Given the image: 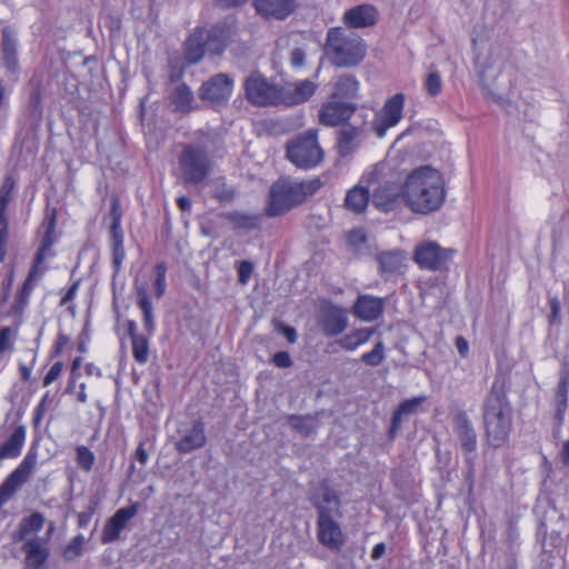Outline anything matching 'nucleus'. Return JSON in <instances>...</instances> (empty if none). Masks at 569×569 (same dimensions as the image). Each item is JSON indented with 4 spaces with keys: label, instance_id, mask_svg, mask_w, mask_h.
Segmentation results:
<instances>
[{
    "label": "nucleus",
    "instance_id": "nucleus-47",
    "mask_svg": "<svg viewBox=\"0 0 569 569\" xmlns=\"http://www.w3.org/2000/svg\"><path fill=\"white\" fill-rule=\"evenodd\" d=\"M385 345L382 341H378L373 349L361 356V361L370 367H378L385 360Z\"/></svg>",
    "mask_w": 569,
    "mask_h": 569
},
{
    "label": "nucleus",
    "instance_id": "nucleus-31",
    "mask_svg": "<svg viewBox=\"0 0 569 569\" xmlns=\"http://www.w3.org/2000/svg\"><path fill=\"white\" fill-rule=\"evenodd\" d=\"M371 187L369 184L367 187L357 184L347 192L345 207L352 213H362L371 200Z\"/></svg>",
    "mask_w": 569,
    "mask_h": 569
},
{
    "label": "nucleus",
    "instance_id": "nucleus-15",
    "mask_svg": "<svg viewBox=\"0 0 569 569\" xmlns=\"http://www.w3.org/2000/svg\"><path fill=\"white\" fill-rule=\"evenodd\" d=\"M138 510L139 506L137 503L117 510L104 525L101 535V542L107 545L118 540L121 531L127 527L129 521L134 518V516L138 513Z\"/></svg>",
    "mask_w": 569,
    "mask_h": 569
},
{
    "label": "nucleus",
    "instance_id": "nucleus-11",
    "mask_svg": "<svg viewBox=\"0 0 569 569\" xmlns=\"http://www.w3.org/2000/svg\"><path fill=\"white\" fill-rule=\"evenodd\" d=\"M452 429L461 451L467 456L466 461L471 469L473 459L470 455L477 449V432L465 410L458 409L452 413Z\"/></svg>",
    "mask_w": 569,
    "mask_h": 569
},
{
    "label": "nucleus",
    "instance_id": "nucleus-42",
    "mask_svg": "<svg viewBox=\"0 0 569 569\" xmlns=\"http://www.w3.org/2000/svg\"><path fill=\"white\" fill-rule=\"evenodd\" d=\"M43 226L46 227V231L41 239L40 248L34 258L36 264L41 263L46 259L47 251L50 250L54 242L53 233L56 230V217L52 214L51 217L47 218L43 222Z\"/></svg>",
    "mask_w": 569,
    "mask_h": 569
},
{
    "label": "nucleus",
    "instance_id": "nucleus-62",
    "mask_svg": "<svg viewBox=\"0 0 569 569\" xmlns=\"http://www.w3.org/2000/svg\"><path fill=\"white\" fill-rule=\"evenodd\" d=\"M69 341L70 338L67 335H64L63 332H59L53 346L52 355L59 356L62 352L63 348L69 343Z\"/></svg>",
    "mask_w": 569,
    "mask_h": 569
},
{
    "label": "nucleus",
    "instance_id": "nucleus-25",
    "mask_svg": "<svg viewBox=\"0 0 569 569\" xmlns=\"http://www.w3.org/2000/svg\"><path fill=\"white\" fill-rule=\"evenodd\" d=\"M379 273L385 279L403 272L406 267V253L401 249L379 252L376 257Z\"/></svg>",
    "mask_w": 569,
    "mask_h": 569
},
{
    "label": "nucleus",
    "instance_id": "nucleus-8",
    "mask_svg": "<svg viewBox=\"0 0 569 569\" xmlns=\"http://www.w3.org/2000/svg\"><path fill=\"white\" fill-rule=\"evenodd\" d=\"M246 99L253 106L268 107L281 104V86L269 81L260 72L248 76L243 83Z\"/></svg>",
    "mask_w": 569,
    "mask_h": 569
},
{
    "label": "nucleus",
    "instance_id": "nucleus-59",
    "mask_svg": "<svg viewBox=\"0 0 569 569\" xmlns=\"http://www.w3.org/2000/svg\"><path fill=\"white\" fill-rule=\"evenodd\" d=\"M272 362L278 368H289L292 366L291 357L287 351L277 352L272 358Z\"/></svg>",
    "mask_w": 569,
    "mask_h": 569
},
{
    "label": "nucleus",
    "instance_id": "nucleus-61",
    "mask_svg": "<svg viewBox=\"0 0 569 569\" xmlns=\"http://www.w3.org/2000/svg\"><path fill=\"white\" fill-rule=\"evenodd\" d=\"M568 392H569V375L563 373L560 377L555 396L568 398Z\"/></svg>",
    "mask_w": 569,
    "mask_h": 569
},
{
    "label": "nucleus",
    "instance_id": "nucleus-27",
    "mask_svg": "<svg viewBox=\"0 0 569 569\" xmlns=\"http://www.w3.org/2000/svg\"><path fill=\"white\" fill-rule=\"evenodd\" d=\"M322 331L327 337H336L348 327V317L345 309L331 306L323 311L321 319Z\"/></svg>",
    "mask_w": 569,
    "mask_h": 569
},
{
    "label": "nucleus",
    "instance_id": "nucleus-1",
    "mask_svg": "<svg viewBox=\"0 0 569 569\" xmlns=\"http://www.w3.org/2000/svg\"><path fill=\"white\" fill-rule=\"evenodd\" d=\"M507 393L505 377L497 376L482 402L485 437L495 449L508 441L512 428V407Z\"/></svg>",
    "mask_w": 569,
    "mask_h": 569
},
{
    "label": "nucleus",
    "instance_id": "nucleus-7",
    "mask_svg": "<svg viewBox=\"0 0 569 569\" xmlns=\"http://www.w3.org/2000/svg\"><path fill=\"white\" fill-rule=\"evenodd\" d=\"M179 168L186 183L199 184L211 172V160L208 151L200 146L186 144L179 156Z\"/></svg>",
    "mask_w": 569,
    "mask_h": 569
},
{
    "label": "nucleus",
    "instance_id": "nucleus-18",
    "mask_svg": "<svg viewBox=\"0 0 569 569\" xmlns=\"http://www.w3.org/2000/svg\"><path fill=\"white\" fill-rule=\"evenodd\" d=\"M317 539L331 551H339L345 545V536L336 518L317 519Z\"/></svg>",
    "mask_w": 569,
    "mask_h": 569
},
{
    "label": "nucleus",
    "instance_id": "nucleus-54",
    "mask_svg": "<svg viewBox=\"0 0 569 569\" xmlns=\"http://www.w3.org/2000/svg\"><path fill=\"white\" fill-rule=\"evenodd\" d=\"M12 283H13V269H11L8 272L7 277L1 282V286H0V290H1L0 303L1 305H4L8 302V299L10 297V292H11V288H12Z\"/></svg>",
    "mask_w": 569,
    "mask_h": 569
},
{
    "label": "nucleus",
    "instance_id": "nucleus-40",
    "mask_svg": "<svg viewBox=\"0 0 569 569\" xmlns=\"http://www.w3.org/2000/svg\"><path fill=\"white\" fill-rule=\"evenodd\" d=\"M288 422L293 430L298 431L305 437L315 433L319 427L317 418L311 415H290L288 416Z\"/></svg>",
    "mask_w": 569,
    "mask_h": 569
},
{
    "label": "nucleus",
    "instance_id": "nucleus-38",
    "mask_svg": "<svg viewBox=\"0 0 569 569\" xmlns=\"http://www.w3.org/2000/svg\"><path fill=\"white\" fill-rule=\"evenodd\" d=\"M26 438V429L19 426L9 439L0 446V453L6 458H16L20 455Z\"/></svg>",
    "mask_w": 569,
    "mask_h": 569
},
{
    "label": "nucleus",
    "instance_id": "nucleus-57",
    "mask_svg": "<svg viewBox=\"0 0 569 569\" xmlns=\"http://www.w3.org/2000/svg\"><path fill=\"white\" fill-rule=\"evenodd\" d=\"M62 367L63 365L60 361L53 363L43 379V386L47 387L56 381L62 371Z\"/></svg>",
    "mask_w": 569,
    "mask_h": 569
},
{
    "label": "nucleus",
    "instance_id": "nucleus-44",
    "mask_svg": "<svg viewBox=\"0 0 569 569\" xmlns=\"http://www.w3.org/2000/svg\"><path fill=\"white\" fill-rule=\"evenodd\" d=\"M14 182L11 178L7 177L0 188V224H9L7 217V207L11 200V193Z\"/></svg>",
    "mask_w": 569,
    "mask_h": 569
},
{
    "label": "nucleus",
    "instance_id": "nucleus-37",
    "mask_svg": "<svg viewBox=\"0 0 569 569\" xmlns=\"http://www.w3.org/2000/svg\"><path fill=\"white\" fill-rule=\"evenodd\" d=\"M373 333V328L356 329L340 338L337 342L342 349L347 351H355L359 346L368 342Z\"/></svg>",
    "mask_w": 569,
    "mask_h": 569
},
{
    "label": "nucleus",
    "instance_id": "nucleus-60",
    "mask_svg": "<svg viewBox=\"0 0 569 569\" xmlns=\"http://www.w3.org/2000/svg\"><path fill=\"white\" fill-rule=\"evenodd\" d=\"M306 53L302 49L296 48L290 52V63L293 68H301L305 64Z\"/></svg>",
    "mask_w": 569,
    "mask_h": 569
},
{
    "label": "nucleus",
    "instance_id": "nucleus-48",
    "mask_svg": "<svg viewBox=\"0 0 569 569\" xmlns=\"http://www.w3.org/2000/svg\"><path fill=\"white\" fill-rule=\"evenodd\" d=\"M423 87L429 96H439L442 91V78L439 71H430L425 79Z\"/></svg>",
    "mask_w": 569,
    "mask_h": 569
},
{
    "label": "nucleus",
    "instance_id": "nucleus-23",
    "mask_svg": "<svg viewBox=\"0 0 569 569\" xmlns=\"http://www.w3.org/2000/svg\"><path fill=\"white\" fill-rule=\"evenodd\" d=\"M426 401V396H418L410 399H406L399 403V406L392 413L391 423L388 430V437L390 440H393L397 437L401 428L402 420L409 416L417 413L422 403H425Z\"/></svg>",
    "mask_w": 569,
    "mask_h": 569
},
{
    "label": "nucleus",
    "instance_id": "nucleus-49",
    "mask_svg": "<svg viewBox=\"0 0 569 569\" xmlns=\"http://www.w3.org/2000/svg\"><path fill=\"white\" fill-rule=\"evenodd\" d=\"M555 420H556V429L555 437L557 438L560 432V428L565 420V413L568 407V398L555 396Z\"/></svg>",
    "mask_w": 569,
    "mask_h": 569
},
{
    "label": "nucleus",
    "instance_id": "nucleus-34",
    "mask_svg": "<svg viewBox=\"0 0 569 569\" xmlns=\"http://www.w3.org/2000/svg\"><path fill=\"white\" fill-rule=\"evenodd\" d=\"M176 112L187 114L194 109V96L186 83H179L169 96Z\"/></svg>",
    "mask_w": 569,
    "mask_h": 569
},
{
    "label": "nucleus",
    "instance_id": "nucleus-46",
    "mask_svg": "<svg viewBox=\"0 0 569 569\" xmlns=\"http://www.w3.org/2000/svg\"><path fill=\"white\" fill-rule=\"evenodd\" d=\"M84 546V537L78 535L71 539V541L64 547L62 556L66 561H72L82 555Z\"/></svg>",
    "mask_w": 569,
    "mask_h": 569
},
{
    "label": "nucleus",
    "instance_id": "nucleus-19",
    "mask_svg": "<svg viewBox=\"0 0 569 569\" xmlns=\"http://www.w3.org/2000/svg\"><path fill=\"white\" fill-rule=\"evenodd\" d=\"M281 104L291 107L308 101L316 92L317 84L305 79L281 86Z\"/></svg>",
    "mask_w": 569,
    "mask_h": 569
},
{
    "label": "nucleus",
    "instance_id": "nucleus-36",
    "mask_svg": "<svg viewBox=\"0 0 569 569\" xmlns=\"http://www.w3.org/2000/svg\"><path fill=\"white\" fill-rule=\"evenodd\" d=\"M36 271L37 267L33 266L32 269L29 271L28 277L23 281L22 287L16 295L14 301L11 306V313L21 315L24 311L26 307L28 306L29 298L34 288Z\"/></svg>",
    "mask_w": 569,
    "mask_h": 569
},
{
    "label": "nucleus",
    "instance_id": "nucleus-33",
    "mask_svg": "<svg viewBox=\"0 0 569 569\" xmlns=\"http://www.w3.org/2000/svg\"><path fill=\"white\" fill-rule=\"evenodd\" d=\"M1 52L3 63L10 71H16L18 67L17 37L10 27H4L1 31Z\"/></svg>",
    "mask_w": 569,
    "mask_h": 569
},
{
    "label": "nucleus",
    "instance_id": "nucleus-50",
    "mask_svg": "<svg viewBox=\"0 0 569 569\" xmlns=\"http://www.w3.org/2000/svg\"><path fill=\"white\" fill-rule=\"evenodd\" d=\"M76 451L78 466L84 471H90L96 460L93 452L84 446L78 447Z\"/></svg>",
    "mask_w": 569,
    "mask_h": 569
},
{
    "label": "nucleus",
    "instance_id": "nucleus-9",
    "mask_svg": "<svg viewBox=\"0 0 569 569\" xmlns=\"http://www.w3.org/2000/svg\"><path fill=\"white\" fill-rule=\"evenodd\" d=\"M455 253L453 249L443 248L436 241H422L416 246L412 259L420 269L440 271L448 268Z\"/></svg>",
    "mask_w": 569,
    "mask_h": 569
},
{
    "label": "nucleus",
    "instance_id": "nucleus-41",
    "mask_svg": "<svg viewBox=\"0 0 569 569\" xmlns=\"http://www.w3.org/2000/svg\"><path fill=\"white\" fill-rule=\"evenodd\" d=\"M43 226L46 227V231L41 239L40 248L34 258L36 264L41 263L46 259L47 251L50 250L54 242L53 233L56 230V217L52 214L51 217L47 218L43 222Z\"/></svg>",
    "mask_w": 569,
    "mask_h": 569
},
{
    "label": "nucleus",
    "instance_id": "nucleus-32",
    "mask_svg": "<svg viewBox=\"0 0 569 569\" xmlns=\"http://www.w3.org/2000/svg\"><path fill=\"white\" fill-rule=\"evenodd\" d=\"M220 217L232 223L237 230L250 231L258 229L261 224L262 214L244 211H226Z\"/></svg>",
    "mask_w": 569,
    "mask_h": 569
},
{
    "label": "nucleus",
    "instance_id": "nucleus-45",
    "mask_svg": "<svg viewBox=\"0 0 569 569\" xmlns=\"http://www.w3.org/2000/svg\"><path fill=\"white\" fill-rule=\"evenodd\" d=\"M132 343V356L139 365H144L149 360V338L144 335L141 337H134L131 339Z\"/></svg>",
    "mask_w": 569,
    "mask_h": 569
},
{
    "label": "nucleus",
    "instance_id": "nucleus-5",
    "mask_svg": "<svg viewBox=\"0 0 569 569\" xmlns=\"http://www.w3.org/2000/svg\"><path fill=\"white\" fill-rule=\"evenodd\" d=\"M323 51L333 67L352 68L365 59L367 44L356 32L335 27L327 31Z\"/></svg>",
    "mask_w": 569,
    "mask_h": 569
},
{
    "label": "nucleus",
    "instance_id": "nucleus-2",
    "mask_svg": "<svg viewBox=\"0 0 569 569\" xmlns=\"http://www.w3.org/2000/svg\"><path fill=\"white\" fill-rule=\"evenodd\" d=\"M405 189L407 207L420 214L438 210L446 197L440 172L429 166L412 170L405 181Z\"/></svg>",
    "mask_w": 569,
    "mask_h": 569
},
{
    "label": "nucleus",
    "instance_id": "nucleus-28",
    "mask_svg": "<svg viewBox=\"0 0 569 569\" xmlns=\"http://www.w3.org/2000/svg\"><path fill=\"white\" fill-rule=\"evenodd\" d=\"M257 12L266 18L286 19L295 9V0H254Z\"/></svg>",
    "mask_w": 569,
    "mask_h": 569
},
{
    "label": "nucleus",
    "instance_id": "nucleus-13",
    "mask_svg": "<svg viewBox=\"0 0 569 569\" xmlns=\"http://www.w3.org/2000/svg\"><path fill=\"white\" fill-rule=\"evenodd\" d=\"M232 90L233 79L227 73H217L201 84L198 96L211 106H221L228 102Z\"/></svg>",
    "mask_w": 569,
    "mask_h": 569
},
{
    "label": "nucleus",
    "instance_id": "nucleus-63",
    "mask_svg": "<svg viewBox=\"0 0 569 569\" xmlns=\"http://www.w3.org/2000/svg\"><path fill=\"white\" fill-rule=\"evenodd\" d=\"M455 345H456V348H457L459 355L462 358H467L468 353H469V343H468L467 339L463 338L462 336H458L456 338Z\"/></svg>",
    "mask_w": 569,
    "mask_h": 569
},
{
    "label": "nucleus",
    "instance_id": "nucleus-10",
    "mask_svg": "<svg viewBox=\"0 0 569 569\" xmlns=\"http://www.w3.org/2000/svg\"><path fill=\"white\" fill-rule=\"evenodd\" d=\"M36 466L37 453L30 450L20 465L0 485V509L28 481Z\"/></svg>",
    "mask_w": 569,
    "mask_h": 569
},
{
    "label": "nucleus",
    "instance_id": "nucleus-26",
    "mask_svg": "<svg viewBox=\"0 0 569 569\" xmlns=\"http://www.w3.org/2000/svg\"><path fill=\"white\" fill-rule=\"evenodd\" d=\"M206 441L204 423L201 420H196L191 428L186 430L177 441L176 449L180 453H189L202 448L206 445Z\"/></svg>",
    "mask_w": 569,
    "mask_h": 569
},
{
    "label": "nucleus",
    "instance_id": "nucleus-52",
    "mask_svg": "<svg viewBox=\"0 0 569 569\" xmlns=\"http://www.w3.org/2000/svg\"><path fill=\"white\" fill-rule=\"evenodd\" d=\"M366 242L367 237L362 229H352L347 234V243L353 251H359Z\"/></svg>",
    "mask_w": 569,
    "mask_h": 569
},
{
    "label": "nucleus",
    "instance_id": "nucleus-64",
    "mask_svg": "<svg viewBox=\"0 0 569 569\" xmlns=\"http://www.w3.org/2000/svg\"><path fill=\"white\" fill-rule=\"evenodd\" d=\"M279 331L286 337V339L290 343H295L297 341L298 335L293 327H288L280 323Z\"/></svg>",
    "mask_w": 569,
    "mask_h": 569
},
{
    "label": "nucleus",
    "instance_id": "nucleus-56",
    "mask_svg": "<svg viewBox=\"0 0 569 569\" xmlns=\"http://www.w3.org/2000/svg\"><path fill=\"white\" fill-rule=\"evenodd\" d=\"M9 238V224H0V262L7 257V246Z\"/></svg>",
    "mask_w": 569,
    "mask_h": 569
},
{
    "label": "nucleus",
    "instance_id": "nucleus-53",
    "mask_svg": "<svg viewBox=\"0 0 569 569\" xmlns=\"http://www.w3.org/2000/svg\"><path fill=\"white\" fill-rule=\"evenodd\" d=\"M109 216L111 218V224H110L111 229H117L118 227H121L122 211H121L120 201L117 197H112V199H111Z\"/></svg>",
    "mask_w": 569,
    "mask_h": 569
},
{
    "label": "nucleus",
    "instance_id": "nucleus-30",
    "mask_svg": "<svg viewBox=\"0 0 569 569\" xmlns=\"http://www.w3.org/2000/svg\"><path fill=\"white\" fill-rule=\"evenodd\" d=\"M46 518L41 512L33 511L28 517H23L17 530L12 533L13 542H22L28 540L29 536L37 535L43 527Z\"/></svg>",
    "mask_w": 569,
    "mask_h": 569
},
{
    "label": "nucleus",
    "instance_id": "nucleus-58",
    "mask_svg": "<svg viewBox=\"0 0 569 569\" xmlns=\"http://www.w3.org/2000/svg\"><path fill=\"white\" fill-rule=\"evenodd\" d=\"M549 306H550V317L549 321L550 323H559L560 322V312H561V305L558 298L552 297L549 299Z\"/></svg>",
    "mask_w": 569,
    "mask_h": 569
},
{
    "label": "nucleus",
    "instance_id": "nucleus-55",
    "mask_svg": "<svg viewBox=\"0 0 569 569\" xmlns=\"http://www.w3.org/2000/svg\"><path fill=\"white\" fill-rule=\"evenodd\" d=\"M252 271H253L252 262H250L248 260L241 261L238 267L239 282L242 284H247L252 274Z\"/></svg>",
    "mask_w": 569,
    "mask_h": 569
},
{
    "label": "nucleus",
    "instance_id": "nucleus-39",
    "mask_svg": "<svg viewBox=\"0 0 569 569\" xmlns=\"http://www.w3.org/2000/svg\"><path fill=\"white\" fill-rule=\"evenodd\" d=\"M358 89V80L352 74L343 73L337 78L332 96L339 98H355Z\"/></svg>",
    "mask_w": 569,
    "mask_h": 569
},
{
    "label": "nucleus",
    "instance_id": "nucleus-21",
    "mask_svg": "<svg viewBox=\"0 0 569 569\" xmlns=\"http://www.w3.org/2000/svg\"><path fill=\"white\" fill-rule=\"evenodd\" d=\"M343 23L353 29L372 27L378 21V10L375 6L363 3L348 9L342 17Z\"/></svg>",
    "mask_w": 569,
    "mask_h": 569
},
{
    "label": "nucleus",
    "instance_id": "nucleus-3",
    "mask_svg": "<svg viewBox=\"0 0 569 569\" xmlns=\"http://www.w3.org/2000/svg\"><path fill=\"white\" fill-rule=\"evenodd\" d=\"M321 187L320 178L301 181L279 179L270 188L264 213L270 218L282 216L305 202Z\"/></svg>",
    "mask_w": 569,
    "mask_h": 569
},
{
    "label": "nucleus",
    "instance_id": "nucleus-22",
    "mask_svg": "<svg viewBox=\"0 0 569 569\" xmlns=\"http://www.w3.org/2000/svg\"><path fill=\"white\" fill-rule=\"evenodd\" d=\"M405 97L402 93H396L387 100L382 109L381 123H378L375 129L378 137H383L387 129L396 126L402 118Z\"/></svg>",
    "mask_w": 569,
    "mask_h": 569
},
{
    "label": "nucleus",
    "instance_id": "nucleus-6",
    "mask_svg": "<svg viewBox=\"0 0 569 569\" xmlns=\"http://www.w3.org/2000/svg\"><path fill=\"white\" fill-rule=\"evenodd\" d=\"M287 158L297 167L309 169L319 164L323 150L318 142V129H309L287 143Z\"/></svg>",
    "mask_w": 569,
    "mask_h": 569
},
{
    "label": "nucleus",
    "instance_id": "nucleus-16",
    "mask_svg": "<svg viewBox=\"0 0 569 569\" xmlns=\"http://www.w3.org/2000/svg\"><path fill=\"white\" fill-rule=\"evenodd\" d=\"M49 538L33 536L22 541V552L26 555L24 565L28 569H42L50 557Z\"/></svg>",
    "mask_w": 569,
    "mask_h": 569
},
{
    "label": "nucleus",
    "instance_id": "nucleus-4",
    "mask_svg": "<svg viewBox=\"0 0 569 569\" xmlns=\"http://www.w3.org/2000/svg\"><path fill=\"white\" fill-rule=\"evenodd\" d=\"M362 182L371 187V202L383 212L396 210L406 203L405 182L395 172L387 170L386 166L376 164L362 176L360 183Z\"/></svg>",
    "mask_w": 569,
    "mask_h": 569
},
{
    "label": "nucleus",
    "instance_id": "nucleus-29",
    "mask_svg": "<svg viewBox=\"0 0 569 569\" xmlns=\"http://www.w3.org/2000/svg\"><path fill=\"white\" fill-rule=\"evenodd\" d=\"M207 52L204 28H197L184 42V58L188 63H198Z\"/></svg>",
    "mask_w": 569,
    "mask_h": 569
},
{
    "label": "nucleus",
    "instance_id": "nucleus-17",
    "mask_svg": "<svg viewBox=\"0 0 569 569\" xmlns=\"http://www.w3.org/2000/svg\"><path fill=\"white\" fill-rule=\"evenodd\" d=\"M357 107L353 103L341 101H329L319 110L320 123L328 127L347 123L346 121L355 113Z\"/></svg>",
    "mask_w": 569,
    "mask_h": 569
},
{
    "label": "nucleus",
    "instance_id": "nucleus-35",
    "mask_svg": "<svg viewBox=\"0 0 569 569\" xmlns=\"http://www.w3.org/2000/svg\"><path fill=\"white\" fill-rule=\"evenodd\" d=\"M137 305L142 311V320L146 332L151 336L156 331L153 307L148 295L147 288L140 286L137 288Z\"/></svg>",
    "mask_w": 569,
    "mask_h": 569
},
{
    "label": "nucleus",
    "instance_id": "nucleus-12",
    "mask_svg": "<svg viewBox=\"0 0 569 569\" xmlns=\"http://www.w3.org/2000/svg\"><path fill=\"white\" fill-rule=\"evenodd\" d=\"M236 36L237 26L233 18H226L209 30L204 29L207 53L212 57H220L226 48L234 41Z\"/></svg>",
    "mask_w": 569,
    "mask_h": 569
},
{
    "label": "nucleus",
    "instance_id": "nucleus-24",
    "mask_svg": "<svg viewBox=\"0 0 569 569\" xmlns=\"http://www.w3.org/2000/svg\"><path fill=\"white\" fill-rule=\"evenodd\" d=\"M385 310V299L370 296L361 295L357 298L352 311L353 315L363 321L377 320Z\"/></svg>",
    "mask_w": 569,
    "mask_h": 569
},
{
    "label": "nucleus",
    "instance_id": "nucleus-20",
    "mask_svg": "<svg viewBox=\"0 0 569 569\" xmlns=\"http://www.w3.org/2000/svg\"><path fill=\"white\" fill-rule=\"evenodd\" d=\"M312 505L317 509L318 519H322V517L335 519L341 516L340 498L330 487H321L313 496Z\"/></svg>",
    "mask_w": 569,
    "mask_h": 569
},
{
    "label": "nucleus",
    "instance_id": "nucleus-14",
    "mask_svg": "<svg viewBox=\"0 0 569 569\" xmlns=\"http://www.w3.org/2000/svg\"><path fill=\"white\" fill-rule=\"evenodd\" d=\"M367 132L363 126L342 123L337 131V150L340 157H351L363 143Z\"/></svg>",
    "mask_w": 569,
    "mask_h": 569
},
{
    "label": "nucleus",
    "instance_id": "nucleus-51",
    "mask_svg": "<svg viewBox=\"0 0 569 569\" xmlns=\"http://www.w3.org/2000/svg\"><path fill=\"white\" fill-rule=\"evenodd\" d=\"M166 272L167 267L163 262L158 263L154 268L156 279H154V289H156V297L161 298L164 295L166 291Z\"/></svg>",
    "mask_w": 569,
    "mask_h": 569
},
{
    "label": "nucleus",
    "instance_id": "nucleus-43",
    "mask_svg": "<svg viewBox=\"0 0 569 569\" xmlns=\"http://www.w3.org/2000/svg\"><path fill=\"white\" fill-rule=\"evenodd\" d=\"M110 242L113 252V263L116 266H120L126 256L123 247V231L121 227H118L117 229L110 228Z\"/></svg>",
    "mask_w": 569,
    "mask_h": 569
}]
</instances>
